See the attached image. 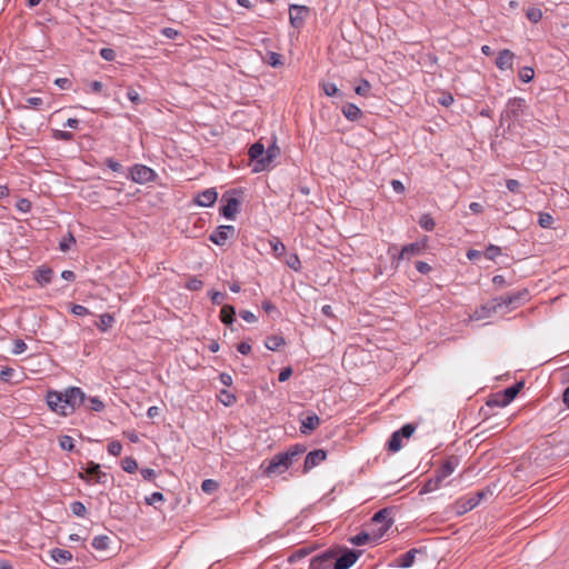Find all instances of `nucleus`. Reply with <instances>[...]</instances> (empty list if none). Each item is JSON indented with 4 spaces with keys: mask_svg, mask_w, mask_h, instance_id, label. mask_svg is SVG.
Returning <instances> with one entry per match:
<instances>
[{
    "mask_svg": "<svg viewBox=\"0 0 569 569\" xmlns=\"http://www.w3.org/2000/svg\"><path fill=\"white\" fill-rule=\"evenodd\" d=\"M86 393L79 387H68L63 391L48 390L46 401L51 411L68 417L84 405Z\"/></svg>",
    "mask_w": 569,
    "mask_h": 569,
    "instance_id": "f257e3e1",
    "label": "nucleus"
},
{
    "mask_svg": "<svg viewBox=\"0 0 569 569\" xmlns=\"http://www.w3.org/2000/svg\"><path fill=\"white\" fill-rule=\"evenodd\" d=\"M459 465V458L457 456H450L435 472V475L428 479L423 487L422 492H432L439 489L445 481Z\"/></svg>",
    "mask_w": 569,
    "mask_h": 569,
    "instance_id": "f03ea898",
    "label": "nucleus"
},
{
    "mask_svg": "<svg viewBox=\"0 0 569 569\" xmlns=\"http://www.w3.org/2000/svg\"><path fill=\"white\" fill-rule=\"evenodd\" d=\"M393 508L387 507L377 511L372 518L370 526L377 527L372 528V539L373 541H378L383 537V535L391 528L393 525Z\"/></svg>",
    "mask_w": 569,
    "mask_h": 569,
    "instance_id": "7ed1b4c3",
    "label": "nucleus"
},
{
    "mask_svg": "<svg viewBox=\"0 0 569 569\" xmlns=\"http://www.w3.org/2000/svg\"><path fill=\"white\" fill-rule=\"evenodd\" d=\"M492 496L493 489L488 486L477 492L462 497L456 502L457 513L463 515L476 508L482 500H487Z\"/></svg>",
    "mask_w": 569,
    "mask_h": 569,
    "instance_id": "20e7f679",
    "label": "nucleus"
},
{
    "mask_svg": "<svg viewBox=\"0 0 569 569\" xmlns=\"http://www.w3.org/2000/svg\"><path fill=\"white\" fill-rule=\"evenodd\" d=\"M237 190L227 191L222 194L221 198V206H220V214L223 216L228 220H234L237 217V213L240 210L241 201L233 197L232 194L236 193Z\"/></svg>",
    "mask_w": 569,
    "mask_h": 569,
    "instance_id": "39448f33",
    "label": "nucleus"
},
{
    "mask_svg": "<svg viewBox=\"0 0 569 569\" xmlns=\"http://www.w3.org/2000/svg\"><path fill=\"white\" fill-rule=\"evenodd\" d=\"M416 430L413 423H406L399 430L391 433L387 448L391 452H397L402 448V439H409Z\"/></svg>",
    "mask_w": 569,
    "mask_h": 569,
    "instance_id": "423d86ee",
    "label": "nucleus"
},
{
    "mask_svg": "<svg viewBox=\"0 0 569 569\" xmlns=\"http://www.w3.org/2000/svg\"><path fill=\"white\" fill-rule=\"evenodd\" d=\"M529 297V291L527 289H521L515 292H509L506 296L498 297V300L501 305V310H512L523 305Z\"/></svg>",
    "mask_w": 569,
    "mask_h": 569,
    "instance_id": "0eeeda50",
    "label": "nucleus"
},
{
    "mask_svg": "<svg viewBox=\"0 0 569 569\" xmlns=\"http://www.w3.org/2000/svg\"><path fill=\"white\" fill-rule=\"evenodd\" d=\"M129 178L136 183L144 184L156 181L158 174L153 169L137 163L129 169Z\"/></svg>",
    "mask_w": 569,
    "mask_h": 569,
    "instance_id": "6e6552de",
    "label": "nucleus"
},
{
    "mask_svg": "<svg viewBox=\"0 0 569 569\" xmlns=\"http://www.w3.org/2000/svg\"><path fill=\"white\" fill-rule=\"evenodd\" d=\"M310 12L311 9L307 6L291 4L289 7L290 24L298 30L301 29L310 16Z\"/></svg>",
    "mask_w": 569,
    "mask_h": 569,
    "instance_id": "1a4fd4ad",
    "label": "nucleus"
},
{
    "mask_svg": "<svg viewBox=\"0 0 569 569\" xmlns=\"http://www.w3.org/2000/svg\"><path fill=\"white\" fill-rule=\"evenodd\" d=\"M288 459V455L283 452L274 455L266 469L267 475H281L287 471L291 467Z\"/></svg>",
    "mask_w": 569,
    "mask_h": 569,
    "instance_id": "9d476101",
    "label": "nucleus"
},
{
    "mask_svg": "<svg viewBox=\"0 0 569 569\" xmlns=\"http://www.w3.org/2000/svg\"><path fill=\"white\" fill-rule=\"evenodd\" d=\"M523 388V382H516L512 386L506 388L501 393L496 395V399L492 402L500 407H506L515 400L520 390Z\"/></svg>",
    "mask_w": 569,
    "mask_h": 569,
    "instance_id": "9b49d317",
    "label": "nucleus"
},
{
    "mask_svg": "<svg viewBox=\"0 0 569 569\" xmlns=\"http://www.w3.org/2000/svg\"><path fill=\"white\" fill-rule=\"evenodd\" d=\"M361 555V551L346 549L340 555L335 551L333 565L336 569H349Z\"/></svg>",
    "mask_w": 569,
    "mask_h": 569,
    "instance_id": "f8f14e48",
    "label": "nucleus"
},
{
    "mask_svg": "<svg viewBox=\"0 0 569 569\" xmlns=\"http://www.w3.org/2000/svg\"><path fill=\"white\" fill-rule=\"evenodd\" d=\"M234 234L236 228L233 226H219L209 236V240L217 246H224Z\"/></svg>",
    "mask_w": 569,
    "mask_h": 569,
    "instance_id": "ddd939ff",
    "label": "nucleus"
},
{
    "mask_svg": "<svg viewBox=\"0 0 569 569\" xmlns=\"http://www.w3.org/2000/svg\"><path fill=\"white\" fill-rule=\"evenodd\" d=\"M333 560L335 550H326L311 559L309 569H336Z\"/></svg>",
    "mask_w": 569,
    "mask_h": 569,
    "instance_id": "4468645a",
    "label": "nucleus"
},
{
    "mask_svg": "<svg viewBox=\"0 0 569 569\" xmlns=\"http://www.w3.org/2000/svg\"><path fill=\"white\" fill-rule=\"evenodd\" d=\"M280 154V148L273 142L266 149V154L262 160L259 161V166L252 167L253 172H261L268 170L271 167L272 161Z\"/></svg>",
    "mask_w": 569,
    "mask_h": 569,
    "instance_id": "2eb2a0df",
    "label": "nucleus"
},
{
    "mask_svg": "<svg viewBox=\"0 0 569 569\" xmlns=\"http://www.w3.org/2000/svg\"><path fill=\"white\" fill-rule=\"evenodd\" d=\"M327 459V451L323 449H316L310 451L305 459L303 462V473H308L311 469L319 466L322 461Z\"/></svg>",
    "mask_w": 569,
    "mask_h": 569,
    "instance_id": "dca6fc26",
    "label": "nucleus"
},
{
    "mask_svg": "<svg viewBox=\"0 0 569 569\" xmlns=\"http://www.w3.org/2000/svg\"><path fill=\"white\" fill-rule=\"evenodd\" d=\"M500 311H502L501 305L498 300V297H495V298L490 299L489 301H487L486 303H483L480 307V309H477L475 311V316H476V319H485V318H489L492 315L500 312Z\"/></svg>",
    "mask_w": 569,
    "mask_h": 569,
    "instance_id": "f3484780",
    "label": "nucleus"
},
{
    "mask_svg": "<svg viewBox=\"0 0 569 569\" xmlns=\"http://www.w3.org/2000/svg\"><path fill=\"white\" fill-rule=\"evenodd\" d=\"M321 423L317 413L312 412L301 419L300 432L305 436L311 435Z\"/></svg>",
    "mask_w": 569,
    "mask_h": 569,
    "instance_id": "a211bd4d",
    "label": "nucleus"
},
{
    "mask_svg": "<svg viewBox=\"0 0 569 569\" xmlns=\"http://www.w3.org/2000/svg\"><path fill=\"white\" fill-rule=\"evenodd\" d=\"M218 199V192L214 188H209L198 193L194 202L200 207H211Z\"/></svg>",
    "mask_w": 569,
    "mask_h": 569,
    "instance_id": "6ab92c4d",
    "label": "nucleus"
},
{
    "mask_svg": "<svg viewBox=\"0 0 569 569\" xmlns=\"http://www.w3.org/2000/svg\"><path fill=\"white\" fill-rule=\"evenodd\" d=\"M84 469L93 482L101 485H104L107 482L108 475L101 471L99 463L89 461Z\"/></svg>",
    "mask_w": 569,
    "mask_h": 569,
    "instance_id": "aec40b11",
    "label": "nucleus"
},
{
    "mask_svg": "<svg viewBox=\"0 0 569 569\" xmlns=\"http://www.w3.org/2000/svg\"><path fill=\"white\" fill-rule=\"evenodd\" d=\"M513 59H515V53L512 51H510L509 49H503L498 53V57L496 59V66L498 69H500L502 71L512 70Z\"/></svg>",
    "mask_w": 569,
    "mask_h": 569,
    "instance_id": "412c9836",
    "label": "nucleus"
},
{
    "mask_svg": "<svg viewBox=\"0 0 569 569\" xmlns=\"http://www.w3.org/2000/svg\"><path fill=\"white\" fill-rule=\"evenodd\" d=\"M526 101L522 98H511L507 103V109L505 111L506 117L509 119H518L520 112L525 106Z\"/></svg>",
    "mask_w": 569,
    "mask_h": 569,
    "instance_id": "4be33fe9",
    "label": "nucleus"
},
{
    "mask_svg": "<svg viewBox=\"0 0 569 569\" xmlns=\"http://www.w3.org/2000/svg\"><path fill=\"white\" fill-rule=\"evenodd\" d=\"M426 244L423 242H412L402 247L398 259H410L413 256H419L425 250Z\"/></svg>",
    "mask_w": 569,
    "mask_h": 569,
    "instance_id": "5701e85b",
    "label": "nucleus"
},
{
    "mask_svg": "<svg viewBox=\"0 0 569 569\" xmlns=\"http://www.w3.org/2000/svg\"><path fill=\"white\" fill-rule=\"evenodd\" d=\"M53 270L47 266H41L34 270L33 276L34 280L41 286L44 287L49 284L53 277Z\"/></svg>",
    "mask_w": 569,
    "mask_h": 569,
    "instance_id": "b1692460",
    "label": "nucleus"
},
{
    "mask_svg": "<svg viewBox=\"0 0 569 569\" xmlns=\"http://www.w3.org/2000/svg\"><path fill=\"white\" fill-rule=\"evenodd\" d=\"M264 154H266V149H264V146L260 141H257L253 144H251L248 150V156H249L250 161L253 163V167L259 166V161L264 158Z\"/></svg>",
    "mask_w": 569,
    "mask_h": 569,
    "instance_id": "393cba45",
    "label": "nucleus"
},
{
    "mask_svg": "<svg viewBox=\"0 0 569 569\" xmlns=\"http://www.w3.org/2000/svg\"><path fill=\"white\" fill-rule=\"evenodd\" d=\"M420 552V550L412 548L409 551L400 555L397 559V566L400 568H410L415 563L416 555Z\"/></svg>",
    "mask_w": 569,
    "mask_h": 569,
    "instance_id": "a878e982",
    "label": "nucleus"
},
{
    "mask_svg": "<svg viewBox=\"0 0 569 569\" xmlns=\"http://www.w3.org/2000/svg\"><path fill=\"white\" fill-rule=\"evenodd\" d=\"M220 320L233 330L232 325L236 320V308L231 305H224L220 311Z\"/></svg>",
    "mask_w": 569,
    "mask_h": 569,
    "instance_id": "bb28decb",
    "label": "nucleus"
},
{
    "mask_svg": "<svg viewBox=\"0 0 569 569\" xmlns=\"http://www.w3.org/2000/svg\"><path fill=\"white\" fill-rule=\"evenodd\" d=\"M341 112L349 121H358L362 117L360 108L351 102L342 106Z\"/></svg>",
    "mask_w": 569,
    "mask_h": 569,
    "instance_id": "cd10ccee",
    "label": "nucleus"
},
{
    "mask_svg": "<svg viewBox=\"0 0 569 569\" xmlns=\"http://www.w3.org/2000/svg\"><path fill=\"white\" fill-rule=\"evenodd\" d=\"M51 558L59 565H66L72 560V553L67 549L53 548L50 551Z\"/></svg>",
    "mask_w": 569,
    "mask_h": 569,
    "instance_id": "c85d7f7f",
    "label": "nucleus"
},
{
    "mask_svg": "<svg viewBox=\"0 0 569 569\" xmlns=\"http://www.w3.org/2000/svg\"><path fill=\"white\" fill-rule=\"evenodd\" d=\"M319 87L321 88L323 93L328 97H338L340 99L343 98V93L332 82L322 81L319 83Z\"/></svg>",
    "mask_w": 569,
    "mask_h": 569,
    "instance_id": "c756f323",
    "label": "nucleus"
},
{
    "mask_svg": "<svg viewBox=\"0 0 569 569\" xmlns=\"http://www.w3.org/2000/svg\"><path fill=\"white\" fill-rule=\"evenodd\" d=\"M284 345H286L284 338L281 336H277V335L267 337V339L264 341L266 348L271 351H276Z\"/></svg>",
    "mask_w": 569,
    "mask_h": 569,
    "instance_id": "7c9ffc66",
    "label": "nucleus"
},
{
    "mask_svg": "<svg viewBox=\"0 0 569 569\" xmlns=\"http://www.w3.org/2000/svg\"><path fill=\"white\" fill-rule=\"evenodd\" d=\"M83 406L86 409L94 412H101L106 407L98 397H87Z\"/></svg>",
    "mask_w": 569,
    "mask_h": 569,
    "instance_id": "2f4dec72",
    "label": "nucleus"
},
{
    "mask_svg": "<svg viewBox=\"0 0 569 569\" xmlns=\"http://www.w3.org/2000/svg\"><path fill=\"white\" fill-rule=\"evenodd\" d=\"M91 545L96 550L104 551L109 548L110 537L106 535L96 536Z\"/></svg>",
    "mask_w": 569,
    "mask_h": 569,
    "instance_id": "473e14b6",
    "label": "nucleus"
},
{
    "mask_svg": "<svg viewBox=\"0 0 569 569\" xmlns=\"http://www.w3.org/2000/svg\"><path fill=\"white\" fill-rule=\"evenodd\" d=\"M264 61L269 66H271L273 68H279V67H282L284 64L282 56L280 53H277V52H273V51H268L267 52Z\"/></svg>",
    "mask_w": 569,
    "mask_h": 569,
    "instance_id": "72a5a7b5",
    "label": "nucleus"
},
{
    "mask_svg": "<svg viewBox=\"0 0 569 569\" xmlns=\"http://www.w3.org/2000/svg\"><path fill=\"white\" fill-rule=\"evenodd\" d=\"M370 540H373L372 531L371 532L361 531L360 533H358L349 539V541L356 546H363L367 542H369Z\"/></svg>",
    "mask_w": 569,
    "mask_h": 569,
    "instance_id": "f704fd0d",
    "label": "nucleus"
},
{
    "mask_svg": "<svg viewBox=\"0 0 569 569\" xmlns=\"http://www.w3.org/2000/svg\"><path fill=\"white\" fill-rule=\"evenodd\" d=\"M306 446L303 445H293L291 446L287 451L283 453L288 455V461L292 465L295 459L299 456H301L306 451Z\"/></svg>",
    "mask_w": 569,
    "mask_h": 569,
    "instance_id": "c9c22d12",
    "label": "nucleus"
},
{
    "mask_svg": "<svg viewBox=\"0 0 569 569\" xmlns=\"http://www.w3.org/2000/svg\"><path fill=\"white\" fill-rule=\"evenodd\" d=\"M218 399L226 407H230V406L234 405L237 401L236 396L227 389H222L220 391Z\"/></svg>",
    "mask_w": 569,
    "mask_h": 569,
    "instance_id": "e433bc0d",
    "label": "nucleus"
},
{
    "mask_svg": "<svg viewBox=\"0 0 569 569\" xmlns=\"http://www.w3.org/2000/svg\"><path fill=\"white\" fill-rule=\"evenodd\" d=\"M113 322L114 318L110 313H103L100 316L97 327L100 331H107Z\"/></svg>",
    "mask_w": 569,
    "mask_h": 569,
    "instance_id": "4c0bfd02",
    "label": "nucleus"
},
{
    "mask_svg": "<svg viewBox=\"0 0 569 569\" xmlns=\"http://www.w3.org/2000/svg\"><path fill=\"white\" fill-rule=\"evenodd\" d=\"M76 243V238L71 231L68 232L67 236H64L60 242H59V249L62 252H67L70 250L71 246Z\"/></svg>",
    "mask_w": 569,
    "mask_h": 569,
    "instance_id": "58836bf2",
    "label": "nucleus"
},
{
    "mask_svg": "<svg viewBox=\"0 0 569 569\" xmlns=\"http://www.w3.org/2000/svg\"><path fill=\"white\" fill-rule=\"evenodd\" d=\"M122 469L128 473H133L138 469V462L133 457H126L121 461Z\"/></svg>",
    "mask_w": 569,
    "mask_h": 569,
    "instance_id": "ea45409f",
    "label": "nucleus"
},
{
    "mask_svg": "<svg viewBox=\"0 0 569 569\" xmlns=\"http://www.w3.org/2000/svg\"><path fill=\"white\" fill-rule=\"evenodd\" d=\"M419 226L426 231H432L436 227V222L430 214H422L419 219Z\"/></svg>",
    "mask_w": 569,
    "mask_h": 569,
    "instance_id": "a19ab883",
    "label": "nucleus"
},
{
    "mask_svg": "<svg viewBox=\"0 0 569 569\" xmlns=\"http://www.w3.org/2000/svg\"><path fill=\"white\" fill-rule=\"evenodd\" d=\"M70 510L71 512L77 517H86L87 516V508L81 501H73L70 503Z\"/></svg>",
    "mask_w": 569,
    "mask_h": 569,
    "instance_id": "79ce46f5",
    "label": "nucleus"
},
{
    "mask_svg": "<svg viewBox=\"0 0 569 569\" xmlns=\"http://www.w3.org/2000/svg\"><path fill=\"white\" fill-rule=\"evenodd\" d=\"M553 217L548 212H540L538 223L541 228L548 229L552 228L553 224Z\"/></svg>",
    "mask_w": 569,
    "mask_h": 569,
    "instance_id": "37998d69",
    "label": "nucleus"
},
{
    "mask_svg": "<svg viewBox=\"0 0 569 569\" xmlns=\"http://www.w3.org/2000/svg\"><path fill=\"white\" fill-rule=\"evenodd\" d=\"M59 445L61 449L67 451H73L74 450V440L72 437L68 435H63L59 437Z\"/></svg>",
    "mask_w": 569,
    "mask_h": 569,
    "instance_id": "c03bdc74",
    "label": "nucleus"
},
{
    "mask_svg": "<svg viewBox=\"0 0 569 569\" xmlns=\"http://www.w3.org/2000/svg\"><path fill=\"white\" fill-rule=\"evenodd\" d=\"M519 79L525 82V83H528L530 82L532 79H533V76H535V71L531 67H522L520 70H519Z\"/></svg>",
    "mask_w": 569,
    "mask_h": 569,
    "instance_id": "a18cd8bd",
    "label": "nucleus"
},
{
    "mask_svg": "<svg viewBox=\"0 0 569 569\" xmlns=\"http://www.w3.org/2000/svg\"><path fill=\"white\" fill-rule=\"evenodd\" d=\"M370 89H371L370 82L366 79H361L360 83L355 88V92L358 96L367 97L369 94Z\"/></svg>",
    "mask_w": 569,
    "mask_h": 569,
    "instance_id": "49530a36",
    "label": "nucleus"
},
{
    "mask_svg": "<svg viewBox=\"0 0 569 569\" xmlns=\"http://www.w3.org/2000/svg\"><path fill=\"white\" fill-rule=\"evenodd\" d=\"M219 488V483L213 479H206L201 483V489L206 493H213Z\"/></svg>",
    "mask_w": 569,
    "mask_h": 569,
    "instance_id": "de8ad7c7",
    "label": "nucleus"
},
{
    "mask_svg": "<svg viewBox=\"0 0 569 569\" xmlns=\"http://www.w3.org/2000/svg\"><path fill=\"white\" fill-rule=\"evenodd\" d=\"M501 254V248L498 247V246H495V244H489L485 252H483V256L488 259V260H495L498 256Z\"/></svg>",
    "mask_w": 569,
    "mask_h": 569,
    "instance_id": "09e8293b",
    "label": "nucleus"
},
{
    "mask_svg": "<svg viewBox=\"0 0 569 569\" xmlns=\"http://www.w3.org/2000/svg\"><path fill=\"white\" fill-rule=\"evenodd\" d=\"M526 16L532 23H538L542 18V11L539 8H529Z\"/></svg>",
    "mask_w": 569,
    "mask_h": 569,
    "instance_id": "8fccbe9b",
    "label": "nucleus"
},
{
    "mask_svg": "<svg viewBox=\"0 0 569 569\" xmlns=\"http://www.w3.org/2000/svg\"><path fill=\"white\" fill-rule=\"evenodd\" d=\"M52 137L56 140H62V141H72L74 139V134L71 131H63V130H53Z\"/></svg>",
    "mask_w": 569,
    "mask_h": 569,
    "instance_id": "3c124183",
    "label": "nucleus"
},
{
    "mask_svg": "<svg viewBox=\"0 0 569 569\" xmlns=\"http://www.w3.org/2000/svg\"><path fill=\"white\" fill-rule=\"evenodd\" d=\"M127 98L133 103V104H140L142 102V99L140 97V93L137 89L133 87H129L127 90Z\"/></svg>",
    "mask_w": 569,
    "mask_h": 569,
    "instance_id": "603ef678",
    "label": "nucleus"
},
{
    "mask_svg": "<svg viewBox=\"0 0 569 569\" xmlns=\"http://www.w3.org/2000/svg\"><path fill=\"white\" fill-rule=\"evenodd\" d=\"M103 164L111 169L113 172H122L123 170L122 164L113 158L104 159Z\"/></svg>",
    "mask_w": 569,
    "mask_h": 569,
    "instance_id": "864d4df0",
    "label": "nucleus"
},
{
    "mask_svg": "<svg viewBox=\"0 0 569 569\" xmlns=\"http://www.w3.org/2000/svg\"><path fill=\"white\" fill-rule=\"evenodd\" d=\"M203 287V282L198 279L197 277H191L187 283H186V288L191 290V291H198L200 290L201 288Z\"/></svg>",
    "mask_w": 569,
    "mask_h": 569,
    "instance_id": "5fc2aeb1",
    "label": "nucleus"
},
{
    "mask_svg": "<svg viewBox=\"0 0 569 569\" xmlns=\"http://www.w3.org/2000/svg\"><path fill=\"white\" fill-rule=\"evenodd\" d=\"M122 451V445L120 441L113 440L108 445V452L111 456L118 457Z\"/></svg>",
    "mask_w": 569,
    "mask_h": 569,
    "instance_id": "6e6d98bb",
    "label": "nucleus"
},
{
    "mask_svg": "<svg viewBox=\"0 0 569 569\" xmlns=\"http://www.w3.org/2000/svg\"><path fill=\"white\" fill-rule=\"evenodd\" d=\"M27 107L40 110L43 106V100L39 97H29L26 99Z\"/></svg>",
    "mask_w": 569,
    "mask_h": 569,
    "instance_id": "4d7b16f0",
    "label": "nucleus"
},
{
    "mask_svg": "<svg viewBox=\"0 0 569 569\" xmlns=\"http://www.w3.org/2000/svg\"><path fill=\"white\" fill-rule=\"evenodd\" d=\"M144 501L147 505L152 506L156 502L164 501V496L159 491H154L149 497H146Z\"/></svg>",
    "mask_w": 569,
    "mask_h": 569,
    "instance_id": "13d9d810",
    "label": "nucleus"
},
{
    "mask_svg": "<svg viewBox=\"0 0 569 569\" xmlns=\"http://www.w3.org/2000/svg\"><path fill=\"white\" fill-rule=\"evenodd\" d=\"M70 311L78 317H84L90 315L89 309L82 305H72Z\"/></svg>",
    "mask_w": 569,
    "mask_h": 569,
    "instance_id": "bf43d9fd",
    "label": "nucleus"
},
{
    "mask_svg": "<svg viewBox=\"0 0 569 569\" xmlns=\"http://www.w3.org/2000/svg\"><path fill=\"white\" fill-rule=\"evenodd\" d=\"M270 244L276 256H281L286 250L284 244L279 239H273Z\"/></svg>",
    "mask_w": 569,
    "mask_h": 569,
    "instance_id": "052dcab7",
    "label": "nucleus"
},
{
    "mask_svg": "<svg viewBox=\"0 0 569 569\" xmlns=\"http://www.w3.org/2000/svg\"><path fill=\"white\" fill-rule=\"evenodd\" d=\"M287 266L295 271H299L301 269V262L299 257L296 253L291 254L287 260Z\"/></svg>",
    "mask_w": 569,
    "mask_h": 569,
    "instance_id": "680f3d73",
    "label": "nucleus"
},
{
    "mask_svg": "<svg viewBox=\"0 0 569 569\" xmlns=\"http://www.w3.org/2000/svg\"><path fill=\"white\" fill-rule=\"evenodd\" d=\"M27 350V343L22 339H16L13 342L12 353L20 355Z\"/></svg>",
    "mask_w": 569,
    "mask_h": 569,
    "instance_id": "e2e57ef3",
    "label": "nucleus"
},
{
    "mask_svg": "<svg viewBox=\"0 0 569 569\" xmlns=\"http://www.w3.org/2000/svg\"><path fill=\"white\" fill-rule=\"evenodd\" d=\"M309 555V550L306 549V548H301L297 551H295L290 557H289V562L293 563L302 558H305L306 556Z\"/></svg>",
    "mask_w": 569,
    "mask_h": 569,
    "instance_id": "0e129e2a",
    "label": "nucleus"
},
{
    "mask_svg": "<svg viewBox=\"0 0 569 569\" xmlns=\"http://www.w3.org/2000/svg\"><path fill=\"white\" fill-rule=\"evenodd\" d=\"M99 54L106 61H113L116 59V52L111 48H102Z\"/></svg>",
    "mask_w": 569,
    "mask_h": 569,
    "instance_id": "69168bd1",
    "label": "nucleus"
},
{
    "mask_svg": "<svg viewBox=\"0 0 569 569\" xmlns=\"http://www.w3.org/2000/svg\"><path fill=\"white\" fill-rule=\"evenodd\" d=\"M227 295L220 291H212L211 292V301L213 305L220 306L226 300Z\"/></svg>",
    "mask_w": 569,
    "mask_h": 569,
    "instance_id": "338daca9",
    "label": "nucleus"
},
{
    "mask_svg": "<svg viewBox=\"0 0 569 569\" xmlns=\"http://www.w3.org/2000/svg\"><path fill=\"white\" fill-rule=\"evenodd\" d=\"M13 375H14L13 368L4 367L0 371V380L4 381V382H9Z\"/></svg>",
    "mask_w": 569,
    "mask_h": 569,
    "instance_id": "774afa93",
    "label": "nucleus"
}]
</instances>
